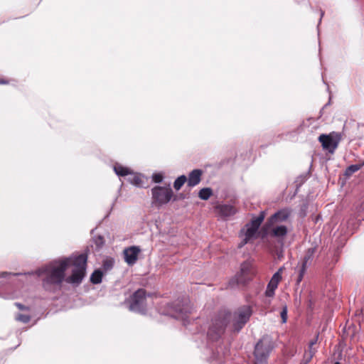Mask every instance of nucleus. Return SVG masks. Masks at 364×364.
<instances>
[{
  "label": "nucleus",
  "instance_id": "nucleus-6",
  "mask_svg": "<svg viewBox=\"0 0 364 364\" xmlns=\"http://www.w3.org/2000/svg\"><path fill=\"white\" fill-rule=\"evenodd\" d=\"M150 295L144 289H139L127 300L129 309L134 312L145 314L146 311V298Z\"/></svg>",
  "mask_w": 364,
  "mask_h": 364
},
{
  "label": "nucleus",
  "instance_id": "nucleus-21",
  "mask_svg": "<svg viewBox=\"0 0 364 364\" xmlns=\"http://www.w3.org/2000/svg\"><path fill=\"white\" fill-rule=\"evenodd\" d=\"M213 194V191L210 188H203L200 190L198 197L204 200H208Z\"/></svg>",
  "mask_w": 364,
  "mask_h": 364
},
{
  "label": "nucleus",
  "instance_id": "nucleus-32",
  "mask_svg": "<svg viewBox=\"0 0 364 364\" xmlns=\"http://www.w3.org/2000/svg\"><path fill=\"white\" fill-rule=\"evenodd\" d=\"M311 264L309 262L304 261V259H301V262L298 264L299 267L301 268H304L307 269L308 267Z\"/></svg>",
  "mask_w": 364,
  "mask_h": 364
},
{
  "label": "nucleus",
  "instance_id": "nucleus-33",
  "mask_svg": "<svg viewBox=\"0 0 364 364\" xmlns=\"http://www.w3.org/2000/svg\"><path fill=\"white\" fill-rule=\"evenodd\" d=\"M284 269H285V267L284 266L281 267L279 268V269L274 274H278L279 276V278L282 279V274Z\"/></svg>",
  "mask_w": 364,
  "mask_h": 364
},
{
  "label": "nucleus",
  "instance_id": "nucleus-4",
  "mask_svg": "<svg viewBox=\"0 0 364 364\" xmlns=\"http://www.w3.org/2000/svg\"><path fill=\"white\" fill-rule=\"evenodd\" d=\"M274 348V343L269 336L262 337L255 346L254 364H268L269 357Z\"/></svg>",
  "mask_w": 364,
  "mask_h": 364
},
{
  "label": "nucleus",
  "instance_id": "nucleus-11",
  "mask_svg": "<svg viewBox=\"0 0 364 364\" xmlns=\"http://www.w3.org/2000/svg\"><path fill=\"white\" fill-rule=\"evenodd\" d=\"M230 350L226 346H219L216 348L210 357L211 364H226L229 359Z\"/></svg>",
  "mask_w": 364,
  "mask_h": 364
},
{
  "label": "nucleus",
  "instance_id": "nucleus-37",
  "mask_svg": "<svg viewBox=\"0 0 364 364\" xmlns=\"http://www.w3.org/2000/svg\"><path fill=\"white\" fill-rule=\"evenodd\" d=\"M9 274H11V273H8V272H2L1 276L6 277L7 275H9Z\"/></svg>",
  "mask_w": 364,
  "mask_h": 364
},
{
  "label": "nucleus",
  "instance_id": "nucleus-12",
  "mask_svg": "<svg viewBox=\"0 0 364 364\" xmlns=\"http://www.w3.org/2000/svg\"><path fill=\"white\" fill-rule=\"evenodd\" d=\"M291 213L292 210L289 208H284L279 210L268 219V225H273L277 223L287 221L291 215Z\"/></svg>",
  "mask_w": 364,
  "mask_h": 364
},
{
  "label": "nucleus",
  "instance_id": "nucleus-31",
  "mask_svg": "<svg viewBox=\"0 0 364 364\" xmlns=\"http://www.w3.org/2000/svg\"><path fill=\"white\" fill-rule=\"evenodd\" d=\"M152 178L155 183H161L163 180V176L161 173H155Z\"/></svg>",
  "mask_w": 364,
  "mask_h": 364
},
{
  "label": "nucleus",
  "instance_id": "nucleus-18",
  "mask_svg": "<svg viewBox=\"0 0 364 364\" xmlns=\"http://www.w3.org/2000/svg\"><path fill=\"white\" fill-rule=\"evenodd\" d=\"M129 175V176L128 177L127 180L130 183L139 188L144 186V182L140 174H134L131 172V174Z\"/></svg>",
  "mask_w": 364,
  "mask_h": 364
},
{
  "label": "nucleus",
  "instance_id": "nucleus-2",
  "mask_svg": "<svg viewBox=\"0 0 364 364\" xmlns=\"http://www.w3.org/2000/svg\"><path fill=\"white\" fill-rule=\"evenodd\" d=\"M69 264V259L65 258L61 260L53 261L38 270L39 276L45 274L42 281L45 290L55 292L61 289L62 283L65 280V271Z\"/></svg>",
  "mask_w": 364,
  "mask_h": 364
},
{
  "label": "nucleus",
  "instance_id": "nucleus-40",
  "mask_svg": "<svg viewBox=\"0 0 364 364\" xmlns=\"http://www.w3.org/2000/svg\"><path fill=\"white\" fill-rule=\"evenodd\" d=\"M333 364H341V363L337 361V362L334 363Z\"/></svg>",
  "mask_w": 364,
  "mask_h": 364
},
{
  "label": "nucleus",
  "instance_id": "nucleus-36",
  "mask_svg": "<svg viewBox=\"0 0 364 364\" xmlns=\"http://www.w3.org/2000/svg\"><path fill=\"white\" fill-rule=\"evenodd\" d=\"M7 83H8V82L6 80H0V84L4 85V84H7Z\"/></svg>",
  "mask_w": 364,
  "mask_h": 364
},
{
  "label": "nucleus",
  "instance_id": "nucleus-20",
  "mask_svg": "<svg viewBox=\"0 0 364 364\" xmlns=\"http://www.w3.org/2000/svg\"><path fill=\"white\" fill-rule=\"evenodd\" d=\"M114 171L117 175L120 176H129V174H131V171L128 168L124 167L118 164L114 166Z\"/></svg>",
  "mask_w": 364,
  "mask_h": 364
},
{
  "label": "nucleus",
  "instance_id": "nucleus-35",
  "mask_svg": "<svg viewBox=\"0 0 364 364\" xmlns=\"http://www.w3.org/2000/svg\"><path fill=\"white\" fill-rule=\"evenodd\" d=\"M334 256H335V259H334V261L333 262V264L336 263V262H338V255L337 254H336V255L335 254V255H334Z\"/></svg>",
  "mask_w": 364,
  "mask_h": 364
},
{
  "label": "nucleus",
  "instance_id": "nucleus-15",
  "mask_svg": "<svg viewBox=\"0 0 364 364\" xmlns=\"http://www.w3.org/2000/svg\"><path fill=\"white\" fill-rule=\"evenodd\" d=\"M282 279L279 278L278 274H274L270 281L269 282L267 289L265 291V295L267 297H272L274 295V291L277 289L279 282Z\"/></svg>",
  "mask_w": 364,
  "mask_h": 364
},
{
  "label": "nucleus",
  "instance_id": "nucleus-5",
  "mask_svg": "<svg viewBox=\"0 0 364 364\" xmlns=\"http://www.w3.org/2000/svg\"><path fill=\"white\" fill-rule=\"evenodd\" d=\"M87 256L86 254H80L73 259L74 268L72 274L65 279V282L75 286L80 284L85 276Z\"/></svg>",
  "mask_w": 364,
  "mask_h": 364
},
{
  "label": "nucleus",
  "instance_id": "nucleus-1",
  "mask_svg": "<svg viewBox=\"0 0 364 364\" xmlns=\"http://www.w3.org/2000/svg\"><path fill=\"white\" fill-rule=\"evenodd\" d=\"M252 314L250 305H243L233 312L227 310L219 311L212 318L207 333L210 341H219L228 329L232 333H239L249 321Z\"/></svg>",
  "mask_w": 364,
  "mask_h": 364
},
{
  "label": "nucleus",
  "instance_id": "nucleus-13",
  "mask_svg": "<svg viewBox=\"0 0 364 364\" xmlns=\"http://www.w3.org/2000/svg\"><path fill=\"white\" fill-rule=\"evenodd\" d=\"M140 252L141 249L138 246H131L125 248L124 250V261L129 266L134 265L138 259Z\"/></svg>",
  "mask_w": 364,
  "mask_h": 364
},
{
  "label": "nucleus",
  "instance_id": "nucleus-9",
  "mask_svg": "<svg viewBox=\"0 0 364 364\" xmlns=\"http://www.w3.org/2000/svg\"><path fill=\"white\" fill-rule=\"evenodd\" d=\"M341 140V136L338 134H321L318 141L321 143L323 149L327 150L329 153L333 154Z\"/></svg>",
  "mask_w": 364,
  "mask_h": 364
},
{
  "label": "nucleus",
  "instance_id": "nucleus-17",
  "mask_svg": "<svg viewBox=\"0 0 364 364\" xmlns=\"http://www.w3.org/2000/svg\"><path fill=\"white\" fill-rule=\"evenodd\" d=\"M202 171L200 169H194L188 174L187 178L188 186L190 187H194L198 185L201 180Z\"/></svg>",
  "mask_w": 364,
  "mask_h": 364
},
{
  "label": "nucleus",
  "instance_id": "nucleus-3",
  "mask_svg": "<svg viewBox=\"0 0 364 364\" xmlns=\"http://www.w3.org/2000/svg\"><path fill=\"white\" fill-rule=\"evenodd\" d=\"M167 311L163 312L176 319H181L186 325L188 314L191 313L192 307L187 298H178L172 303L167 304Z\"/></svg>",
  "mask_w": 364,
  "mask_h": 364
},
{
  "label": "nucleus",
  "instance_id": "nucleus-29",
  "mask_svg": "<svg viewBox=\"0 0 364 364\" xmlns=\"http://www.w3.org/2000/svg\"><path fill=\"white\" fill-rule=\"evenodd\" d=\"M280 316L282 323H285L287 321V307L286 306L282 308L280 312Z\"/></svg>",
  "mask_w": 364,
  "mask_h": 364
},
{
  "label": "nucleus",
  "instance_id": "nucleus-22",
  "mask_svg": "<svg viewBox=\"0 0 364 364\" xmlns=\"http://www.w3.org/2000/svg\"><path fill=\"white\" fill-rule=\"evenodd\" d=\"M187 181V177L185 175L180 176L178 177L174 183H173V188L178 191L181 189V188L183 186V184Z\"/></svg>",
  "mask_w": 364,
  "mask_h": 364
},
{
  "label": "nucleus",
  "instance_id": "nucleus-7",
  "mask_svg": "<svg viewBox=\"0 0 364 364\" xmlns=\"http://www.w3.org/2000/svg\"><path fill=\"white\" fill-rule=\"evenodd\" d=\"M151 193L153 203L158 206L167 204L173 196L170 186H155L151 189Z\"/></svg>",
  "mask_w": 364,
  "mask_h": 364
},
{
  "label": "nucleus",
  "instance_id": "nucleus-38",
  "mask_svg": "<svg viewBox=\"0 0 364 364\" xmlns=\"http://www.w3.org/2000/svg\"><path fill=\"white\" fill-rule=\"evenodd\" d=\"M323 14H324V12H323V11H321V18H320V19H319V23H321V18L323 17Z\"/></svg>",
  "mask_w": 364,
  "mask_h": 364
},
{
  "label": "nucleus",
  "instance_id": "nucleus-30",
  "mask_svg": "<svg viewBox=\"0 0 364 364\" xmlns=\"http://www.w3.org/2000/svg\"><path fill=\"white\" fill-rule=\"evenodd\" d=\"M105 243V240L102 236H98L95 239V245L97 247H102Z\"/></svg>",
  "mask_w": 364,
  "mask_h": 364
},
{
  "label": "nucleus",
  "instance_id": "nucleus-16",
  "mask_svg": "<svg viewBox=\"0 0 364 364\" xmlns=\"http://www.w3.org/2000/svg\"><path fill=\"white\" fill-rule=\"evenodd\" d=\"M218 213L223 218H228L234 215L237 213V209L232 205L222 204L216 206Z\"/></svg>",
  "mask_w": 364,
  "mask_h": 364
},
{
  "label": "nucleus",
  "instance_id": "nucleus-8",
  "mask_svg": "<svg viewBox=\"0 0 364 364\" xmlns=\"http://www.w3.org/2000/svg\"><path fill=\"white\" fill-rule=\"evenodd\" d=\"M264 217V212L262 211L258 216L252 218L250 222L245 225L246 230L245 232V238L239 245V247L244 246L250 239H252L255 235L259 226L263 222Z\"/></svg>",
  "mask_w": 364,
  "mask_h": 364
},
{
  "label": "nucleus",
  "instance_id": "nucleus-27",
  "mask_svg": "<svg viewBox=\"0 0 364 364\" xmlns=\"http://www.w3.org/2000/svg\"><path fill=\"white\" fill-rule=\"evenodd\" d=\"M316 341H317V338H316L314 340L311 341V342L309 343V360H311L312 358V357L314 356V355L315 354L316 350L314 349H313L312 347L314 344H316Z\"/></svg>",
  "mask_w": 364,
  "mask_h": 364
},
{
  "label": "nucleus",
  "instance_id": "nucleus-14",
  "mask_svg": "<svg viewBox=\"0 0 364 364\" xmlns=\"http://www.w3.org/2000/svg\"><path fill=\"white\" fill-rule=\"evenodd\" d=\"M269 235L271 237L277 239L278 241H283L284 237L288 233V228L287 226L281 225H272Z\"/></svg>",
  "mask_w": 364,
  "mask_h": 364
},
{
  "label": "nucleus",
  "instance_id": "nucleus-39",
  "mask_svg": "<svg viewBox=\"0 0 364 364\" xmlns=\"http://www.w3.org/2000/svg\"><path fill=\"white\" fill-rule=\"evenodd\" d=\"M310 361V360H309V358L305 361V362H302L301 363V364H308V363Z\"/></svg>",
  "mask_w": 364,
  "mask_h": 364
},
{
  "label": "nucleus",
  "instance_id": "nucleus-19",
  "mask_svg": "<svg viewBox=\"0 0 364 364\" xmlns=\"http://www.w3.org/2000/svg\"><path fill=\"white\" fill-rule=\"evenodd\" d=\"M103 273L100 269L95 270L90 276V282L94 284H98L102 282Z\"/></svg>",
  "mask_w": 364,
  "mask_h": 364
},
{
  "label": "nucleus",
  "instance_id": "nucleus-10",
  "mask_svg": "<svg viewBox=\"0 0 364 364\" xmlns=\"http://www.w3.org/2000/svg\"><path fill=\"white\" fill-rule=\"evenodd\" d=\"M255 274L256 271L252 263L245 261L241 264L240 271L237 274V283H246L251 280Z\"/></svg>",
  "mask_w": 364,
  "mask_h": 364
},
{
  "label": "nucleus",
  "instance_id": "nucleus-24",
  "mask_svg": "<svg viewBox=\"0 0 364 364\" xmlns=\"http://www.w3.org/2000/svg\"><path fill=\"white\" fill-rule=\"evenodd\" d=\"M296 269H297V271H298V276H297V278L296 280V285L299 286L300 284V283L301 282V281L304 278V276L306 274L307 269L301 268L299 266L296 267Z\"/></svg>",
  "mask_w": 364,
  "mask_h": 364
},
{
  "label": "nucleus",
  "instance_id": "nucleus-34",
  "mask_svg": "<svg viewBox=\"0 0 364 364\" xmlns=\"http://www.w3.org/2000/svg\"><path fill=\"white\" fill-rule=\"evenodd\" d=\"M16 306L20 309V310H26L28 308L26 307L24 305L20 304V303H16Z\"/></svg>",
  "mask_w": 364,
  "mask_h": 364
},
{
  "label": "nucleus",
  "instance_id": "nucleus-25",
  "mask_svg": "<svg viewBox=\"0 0 364 364\" xmlns=\"http://www.w3.org/2000/svg\"><path fill=\"white\" fill-rule=\"evenodd\" d=\"M114 261L112 259H107L103 261L102 269L105 272L111 270L114 267Z\"/></svg>",
  "mask_w": 364,
  "mask_h": 364
},
{
  "label": "nucleus",
  "instance_id": "nucleus-28",
  "mask_svg": "<svg viewBox=\"0 0 364 364\" xmlns=\"http://www.w3.org/2000/svg\"><path fill=\"white\" fill-rule=\"evenodd\" d=\"M16 318V320L21 321L24 323H28L31 320L30 316L24 314H18Z\"/></svg>",
  "mask_w": 364,
  "mask_h": 364
},
{
  "label": "nucleus",
  "instance_id": "nucleus-23",
  "mask_svg": "<svg viewBox=\"0 0 364 364\" xmlns=\"http://www.w3.org/2000/svg\"><path fill=\"white\" fill-rule=\"evenodd\" d=\"M315 251H316L315 247L309 248L306 250L302 259H304V261L309 262V263H311Z\"/></svg>",
  "mask_w": 364,
  "mask_h": 364
},
{
  "label": "nucleus",
  "instance_id": "nucleus-26",
  "mask_svg": "<svg viewBox=\"0 0 364 364\" xmlns=\"http://www.w3.org/2000/svg\"><path fill=\"white\" fill-rule=\"evenodd\" d=\"M361 166L362 165L360 164H353L349 166L346 170V175L350 176L353 173H355L361 168Z\"/></svg>",
  "mask_w": 364,
  "mask_h": 364
}]
</instances>
